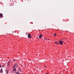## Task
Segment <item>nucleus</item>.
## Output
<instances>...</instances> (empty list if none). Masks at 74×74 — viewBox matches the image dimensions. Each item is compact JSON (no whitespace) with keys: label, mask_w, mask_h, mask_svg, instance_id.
<instances>
[{"label":"nucleus","mask_w":74,"mask_h":74,"mask_svg":"<svg viewBox=\"0 0 74 74\" xmlns=\"http://www.w3.org/2000/svg\"><path fill=\"white\" fill-rule=\"evenodd\" d=\"M7 66L8 67H10V64H7Z\"/></svg>","instance_id":"9b49d317"},{"label":"nucleus","mask_w":74,"mask_h":74,"mask_svg":"<svg viewBox=\"0 0 74 74\" xmlns=\"http://www.w3.org/2000/svg\"><path fill=\"white\" fill-rule=\"evenodd\" d=\"M17 66H18V65H17Z\"/></svg>","instance_id":"5701e85b"},{"label":"nucleus","mask_w":74,"mask_h":74,"mask_svg":"<svg viewBox=\"0 0 74 74\" xmlns=\"http://www.w3.org/2000/svg\"><path fill=\"white\" fill-rule=\"evenodd\" d=\"M10 62L9 61L8 62L7 64H10Z\"/></svg>","instance_id":"9d476101"},{"label":"nucleus","mask_w":74,"mask_h":74,"mask_svg":"<svg viewBox=\"0 0 74 74\" xmlns=\"http://www.w3.org/2000/svg\"><path fill=\"white\" fill-rule=\"evenodd\" d=\"M44 39H45V40H46V39H45V38Z\"/></svg>","instance_id":"412c9836"},{"label":"nucleus","mask_w":74,"mask_h":74,"mask_svg":"<svg viewBox=\"0 0 74 74\" xmlns=\"http://www.w3.org/2000/svg\"><path fill=\"white\" fill-rule=\"evenodd\" d=\"M47 40H49V39H47Z\"/></svg>","instance_id":"a211bd4d"},{"label":"nucleus","mask_w":74,"mask_h":74,"mask_svg":"<svg viewBox=\"0 0 74 74\" xmlns=\"http://www.w3.org/2000/svg\"><path fill=\"white\" fill-rule=\"evenodd\" d=\"M19 70H20V72H21V69H19Z\"/></svg>","instance_id":"4468645a"},{"label":"nucleus","mask_w":74,"mask_h":74,"mask_svg":"<svg viewBox=\"0 0 74 74\" xmlns=\"http://www.w3.org/2000/svg\"><path fill=\"white\" fill-rule=\"evenodd\" d=\"M38 39H39V38H38Z\"/></svg>","instance_id":"6ab92c4d"},{"label":"nucleus","mask_w":74,"mask_h":74,"mask_svg":"<svg viewBox=\"0 0 74 74\" xmlns=\"http://www.w3.org/2000/svg\"><path fill=\"white\" fill-rule=\"evenodd\" d=\"M16 71V68H14L13 70V71Z\"/></svg>","instance_id":"39448f33"},{"label":"nucleus","mask_w":74,"mask_h":74,"mask_svg":"<svg viewBox=\"0 0 74 74\" xmlns=\"http://www.w3.org/2000/svg\"><path fill=\"white\" fill-rule=\"evenodd\" d=\"M0 73H3V69H1Z\"/></svg>","instance_id":"0eeeda50"},{"label":"nucleus","mask_w":74,"mask_h":74,"mask_svg":"<svg viewBox=\"0 0 74 74\" xmlns=\"http://www.w3.org/2000/svg\"><path fill=\"white\" fill-rule=\"evenodd\" d=\"M46 74H48V73H46Z\"/></svg>","instance_id":"4be33fe9"},{"label":"nucleus","mask_w":74,"mask_h":74,"mask_svg":"<svg viewBox=\"0 0 74 74\" xmlns=\"http://www.w3.org/2000/svg\"><path fill=\"white\" fill-rule=\"evenodd\" d=\"M55 44H57V45L59 44V43L58 42H57V41L55 42Z\"/></svg>","instance_id":"423d86ee"},{"label":"nucleus","mask_w":74,"mask_h":74,"mask_svg":"<svg viewBox=\"0 0 74 74\" xmlns=\"http://www.w3.org/2000/svg\"><path fill=\"white\" fill-rule=\"evenodd\" d=\"M13 33H14V32L13 31Z\"/></svg>","instance_id":"aec40b11"},{"label":"nucleus","mask_w":74,"mask_h":74,"mask_svg":"<svg viewBox=\"0 0 74 74\" xmlns=\"http://www.w3.org/2000/svg\"><path fill=\"white\" fill-rule=\"evenodd\" d=\"M31 35H30V34H28V38H32V37H31Z\"/></svg>","instance_id":"20e7f679"},{"label":"nucleus","mask_w":74,"mask_h":74,"mask_svg":"<svg viewBox=\"0 0 74 74\" xmlns=\"http://www.w3.org/2000/svg\"><path fill=\"white\" fill-rule=\"evenodd\" d=\"M1 67V65H0V68Z\"/></svg>","instance_id":"dca6fc26"},{"label":"nucleus","mask_w":74,"mask_h":74,"mask_svg":"<svg viewBox=\"0 0 74 74\" xmlns=\"http://www.w3.org/2000/svg\"><path fill=\"white\" fill-rule=\"evenodd\" d=\"M45 67H47V66H45Z\"/></svg>","instance_id":"f3484780"},{"label":"nucleus","mask_w":74,"mask_h":74,"mask_svg":"<svg viewBox=\"0 0 74 74\" xmlns=\"http://www.w3.org/2000/svg\"><path fill=\"white\" fill-rule=\"evenodd\" d=\"M16 63H15V64H14V65L13 67V69H14V67H15V66H16Z\"/></svg>","instance_id":"6e6552de"},{"label":"nucleus","mask_w":74,"mask_h":74,"mask_svg":"<svg viewBox=\"0 0 74 74\" xmlns=\"http://www.w3.org/2000/svg\"><path fill=\"white\" fill-rule=\"evenodd\" d=\"M6 73H7V74H8V71H7Z\"/></svg>","instance_id":"ddd939ff"},{"label":"nucleus","mask_w":74,"mask_h":74,"mask_svg":"<svg viewBox=\"0 0 74 74\" xmlns=\"http://www.w3.org/2000/svg\"><path fill=\"white\" fill-rule=\"evenodd\" d=\"M3 17V14L1 13L0 14V18H2Z\"/></svg>","instance_id":"f03ea898"},{"label":"nucleus","mask_w":74,"mask_h":74,"mask_svg":"<svg viewBox=\"0 0 74 74\" xmlns=\"http://www.w3.org/2000/svg\"><path fill=\"white\" fill-rule=\"evenodd\" d=\"M14 60V61H16V60Z\"/></svg>","instance_id":"2eb2a0df"},{"label":"nucleus","mask_w":74,"mask_h":74,"mask_svg":"<svg viewBox=\"0 0 74 74\" xmlns=\"http://www.w3.org/2000/svg\"><path fill=\"white\" fill-rule=\"evenodd\" d=\"M15 73L17 74H20V73H19L18 72V71H17V72H15Z\"/></svg>","instance_id":"1a4fd4ad"},{"label":"nucleus","mask_w":74,"mask_h":74,"mask_svg":"<svg viewBox=\"0 0 74 74\" xmlns=\"http://www.w3.org/2000/svg\"><path fill=\"white\" fill-rule=\"evenodd\" d=\"M42 34L40 35V36L39 37V38H42Z\"/></svg>","instance_id":"7ed1b4c3"},{"label":"nucleus","mask_w":74,"mask_h":74,"mask_svg":"<svg viewBox=\"0 0 74 74\" xmlns=\"http://www.w3.org/2000/svg\"><path fill=\"white\" fill-rule=\"evenodd\" d=\"M59 42H60V45H62L63 44V41L59 40Z\"/></svg>","instance_id":"f257e3e1"},{"label":"nucleus","mask_w":74,"mask_h":74,"mask_svg":"<svg viewBox=\"0 0 74 74\" xmlns=\"http://www.w3.org/2000/svg\"><path fill=\"white\" fill-rule=\"evenodd\" d=\"M56 36V34H54V36Z\"/></svg>","instance_id":"f8f14e48"}]
</instances>
